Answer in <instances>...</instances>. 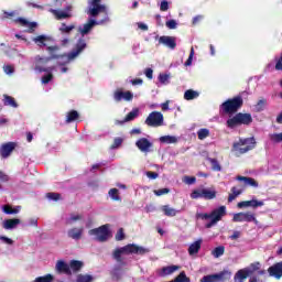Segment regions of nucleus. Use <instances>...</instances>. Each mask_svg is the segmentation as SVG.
Masks as SVG:
<instances>
[{
	"label": "nucleus",
	"instance_id": "nucleus-45",
	"mask_svg": "<svg viewBox=\"0 0 282 282\" xmlns=\"http://www.w3.org/2000/svg\"><path fill=\"white\" fill-rule=\"evenodd\" d=\"M108 195L113 202H120V195H118V188H111L108 192Z\"/></svg>",
	"mask_w": 282,
	"mask_h": 282
},
{
	"label": "nucleus",
	"instance_id": "nucleus-7",
	"mask_svg": "<svg viewBox=\"0 0 282 282\" xmlns=\"http://www.w3.org/2000/svg\"><path fill=\"white\" fill-rule=\"evenodd\" d=\"M191 199H215L217 191L213 188H196L189 195Z\"/></svg>",
	"mask_w": 282,
	"mask_h": 282
},
{
	"label": "nucleus",
	"instance_id": "nucleus-34",
	"mask_svg": "<svg viewBox=\"0 0 282 282\" xmlns=\"http://www.w3.org/2000/svg\"><path fill=\"white\" fill-rule=\"evenodd\" d=\"M69 269H70V274L73 272H79V270L83 268V262L78 261V260H72L68 264Z\"/></svg>",
	"mask_w": 282,
	"mask_h": 282
},
{
	"label": "nucleus",
	"instance_id": "nucleus-6",
	"mask_svg": "<svg viewBox=\"0 0 282 282\" xmlns=\"http://www.w3.org/2000/svg\"><path fill=\"white\" fill-rule=\"evenodd\" d=\"M257 141L254 138L240 139L238 142L234 143L232 151L237 153V155H243V153H248V151H252Z\"/></svg>",
	"mask_w": 282,
	"mask_h": 282
},
{
	"label": "nucleus",
	"instance_id": "nucleus-10",
	"mask_svg": "<svg viewBox=\"0 0 282 282\" xmlns=\"http://www.w3.org/2000/svg\"><path fill=\"white\" fill-rule=\"evenodd\" d=\"M232 273L230 271H221L216 274L205 275L200 279V282H224L230 281Z\"/></svg>",
	"mask_w": 282,
	"mask_h": 282
},
{
	"label": "nucleus",
	"instance_id": "nucleus-40",
	"mask_svg": "<svg viewBox=\"0 0 282 282\" xmlns=\"http://www.w3.org/2000/svg\"><path fill=\"white\" fill-rule=\"evenodd\" d=\"M239 126H241V123L239 122L237 115L227 120V127L229 129H235V127H239Z\"/></svg>",
	"mask_w": 282,
	"mask_h": 282
},
{
	"label": "nucleus",
	"instance_id": "nucleus-4",
	"mask_svg": "<svg viewBox=\"0 0 282 282\" xmlns=\"http://www.w3.org/2000/svg\"><path fill=\"white\" fill-rule=\"evenodd\" d=\"M197 219L208 220L209 223L205 225V228H213V226H217L218 221H221V218L226 217V206H220L214 209L210 214H197Z\"/></svg>",
	"mask_w": 282,
	"mask_h": 282
},
{
	"label": "nucleus",
	"instance_id": "nucleus-27",
	"mask_svg": "<svg viewBox=\"0 0 282 282\" xmlns=\"http://www.w3.org/2000/svg\"><path fill=\"white\" fill-rule=\"evenodd\" d=\"M2 102L4 107H12L13 109H17L19 107V104H17V100L10 95H3Z\"/></svg>",
	"mask_w": 282,
	"mask_h": 282
},
{
	"label": "nucleus",
	"instance_id": "nucleus-58",
	"mask_svg": "<svg viewBox=\"0 0 282 282\" xmlns=\"http://www.w3.org/2000/svg\"><path fill=\"white\" fill-rule=\"evenodd\" d=\"M145 175L148 180H158L160 177V174H158V172H151V171L145 172Z\"/></svg>",
	"mask_w": 282,
	"mask_h": 282
},
{
	"label": "nucleus",
	"instance_id": "nucleus-15",
	"mask_svg": "<svg viewBox=\"0 0 282 282\" xmlns=\"http://www.w3.org/2000/svg\"><path fill=\"white\" fill-rule=\"evenodd\" d=\"M263 200H258L257 198H252L251 200H243L238 203V208H259L263 206Z\"/></svg>",
	"mask_w": 282,
	"mask_h": 282
},
{
	"label": "nucleus",
	"instance_id": "nucleus-51",
	"mask_svg": "<svg viewBox=\"0 0 282 282\" xmlns=\"http://www.w3.org/2000/svg\"><path fill=\"white\" fill-rule=\"evenodd\" d=\"M3 72L7 76H12V74H14V66L7 64L3 66Z\"/></svg>",
	"mask_w": 282,
	"mask_h": 282
},
{
	"label": "nucleus",
	"instance_id": "nucleus-39",
	"mask_svg": "<svg viewBox=\"0 0 282 282\" xmlns=\"http://www.w3.org/2000/svg\"><path fill=\"white\" fill-rule=\"evenodd\" d=\"M224 252H226V248L224 246H219L212 251V254L215 259H219V257H224Z\"/></svg>",
	"mask_w": 282,
	"mask_h": 282
},
{
	"label": "nucleus",
	"instance_id": "nucleus-63",
	"mask_svg": "<svg viewBox=\"0 0 282 282\" xmlns=\"http://www.w3.org/2000/svg\"><path fill=\"white\" fill-rule=\"evenodd\" d=\"M160 10H161L162 12H166V10H169V1L163 0V1L161 2V4H160Z\"/></svg>",
	"mask_w": 282,
	"mask_h": 282
},
{
	"label": "nucleus",
	"instance_id": "nucleus-2",
	"mask_svg": "<svg viewBox=\"0 0 282 282\" xmlns=\"http://www.w3.org/2000/svg\"><path fill=\"white\" fill-rule=\"evenodd\" d=\"M87 47V42L84 39H79L75 50H73L70 53L66 54V55H55L54 52H56L58 50V46H48L47 51L52 54V58H57V63L58 65H62L61 73L62 74H67L68 69L65 65H69V63H74V61H76V58H78V56H80V54H83V51Z\"/></svg>",
	"mask_w": 282,
	"mask_h": 282
},
{
	"label": "nucleus",
	"instance_id": "nucleus-48",
	"mask_svg": "<svg viewBox=\"0 0 282 282\" xmlns=\"http://www.w3.org/2000/svg\"><path fill=\"white\" fill-rule=\"evenodd\" d=\"M193 56H195V48L192 46L189 56H188L187 61L185 62V67H191V65H193Z\"/></svg>",
	"mask_w": 282,
	"mask_h": 282
},
{
	"label": "nucleus",
	"instance_id": "nucleus-21",
	"mask_svg": "<svg viewBox=\"0 0 282 282\" xmlns=\"http://www.w3.org/2000/svg\"><path fill=\"white\" fill-rule=\"evenodd\" d=\"M180 270V265H167L163 267L161 270H159V276H171V274H174V272H177Z\"/></svg>",
	"mask_w": 282,
	"mask_h": 282
},
{
	"label": "nucleus",
	"instance_id": "nucleus-42",
	"mask_svg": "<svg viewBox=\"0 0 282 282\" xmlns=\"http://www.w3.org/2000/svg\"><path fill=\"white\" fill-rule=\"evenodd\" d=\"M241 195V189H238L237 187L231 188V194H229L228 202H235L237 197Z\"/></svg>",
	"mask_w": 282,
	"mask_h": 282
},
{
	"label": "nucleus",
	"instance_id": "nucleus-36",
	"mask_svg": "<svg viewBox=\"0 0 282 282\" xmlns=\"http://www.w3.org/2000/svg\"><path fill=\"white\" fill-rule=\"evenodd\" d=\"M78 118H79L78 111L72 110L66 113V123L69 124L70 122L78 120Z\"/></svg>",
	"mask_w": 282,
	"mask_h": 282
},
{
	"label": "nucleus",
	"instance_id": "nucleus-29",
	"mask_svg": "<svg viewBox=\"0 0 282 282\" xmlns=\"http://www.w3.org/2000/svg\"><path fill=\"white\" fill-rule=\"evenodd\" d=\"M142 152L143 153H153V141L142 138Z\"/></svg>",
	"mask_w": 282,
	"mask_h": 282
},
{
	"label": "nucleus",
	"instance_id": "nucleus-24",
	"mask_svg": "<svg viewBox=\"0 0 282 282\" xmlns=\"http://www.w3.org/2000/svg\"><path fill=\"white\" fill-rule=\"evenodd\" d=\"M202 242H203V240L198 239L189 245V247L187 249L189 257L197 254L199 252V250H202Z\"/></svg>",
	"mask_w": 282,
	"mask_h": 282
},
{
	"label": "nucleus",
	"instance_id": "nucleus-26",
	"mask_svg": "<svg viewBox=\"0 0 282 282\" xmlns=\"http://www.w3.org/2000/svg\"><path fill=\"white\" fill-rule=\"evenodd\" d=\"M237 180L238 182H243L246 186H252L253 188H259V183L252 177L238 176Z\"/></svg>",
	"mask_w": 282,
	"mask_h": 282
},
{
	"label": "nucleus",
	"instance_id": "nucleus-13",
	"mask_svg": "<svg viewBox=\"0 0 282 282\" xmlns=\"http://www.w3.org/2000/svg\"><path fill=\"white\" fill-rule=\"evenodd\" d=\"M113 99L116 102H120L122 100H126V102H131L133 100V93L131 91H122V90H117L113 94Z\"/></svg>",
	"mask_w": 282,
	"mask_h": 282
},
{
	"label": "nucleus",
	"instance_id": "nucleus-54",
	"mask_svg": "<svg viewBox=\"0 0 282 282\" xmlns=\"http://www.w3.org/2000/svg\"><path fill=\"white\" fill-rule=\"evenodd\" d=\"M47 199H51L52 202H58L61 199V194L58 193H48L46 194Z\"/></svg>",
	"mask_w": 282,
	"mask_h": 282
},
{
	"label": "nucleus",
	"instance_id": "nucleus-23",
	"mask_svg": "<svg viewBox=\"0 0 282 282\" xmlns=\"http://www.w3.org/2000/svg\"><path fill=\"white\" fill-rule=\"evenodd\" d=\"M52 41V36L50 35H39L36 37H33V42L39 47H46L47 43Z\"/></svg>",
	"mask_w": 282,
	"mask_h": 282
},
{
	"label": "nucleus",
	"instance_id": "nucleus-28",
	"mask_svg": "<svg viewBox=\"0 0 282 282\" xmlns=\"http://www.w3.org/2000/svg\"><path fill=\"white\" fill-rule=\"evenodd\" d=\"M236 117L238 118V121L240 124H250L252 123V115L251 113H237Z\"/></svg>",
	"mask_w": 282,
	"mask_h": 282
},
{
	"label": "nucleus",
	"instance_id": "nucleus-20",
	"mask_svg": "<svg viewBox=\"0 0 282 282\" xmlns=\"http://www.w3.org/2000/svg\"><path fill=\"white\" fill-rule=\"evenodd\" d=\"M83 232H85V229L83 227H74L68 230L67 235L70 239L78 241L83 239Z\"/></svg>",
	"mask_w": 282,
	"mask_h": 282
},
{
	"label": "nucleus",
	"instance_id": "nucleus-8",
	"mask_svg": "<svg viewBox=\"0 0 282 282\" xmlns=\"http://www.w3.org/2000/svg\"><path fill=\"white\" fill-rule=\"evenodd\" d=\"M88 235L95 237L96 241H107L111 237V230H109V225H102L101 227L90 229Z\"/></svg>",
	"mask_w": 282,
	"mask_h": 282
},
{
	"label": "nucleus",
	"instance_id": "nucleus-12",
	"mask_svg": "<svg viewBox=\"0 0 282 282\" xmlns=\"http://www.w3.org/2000/svg\"><path fill=\"white\" fill-rule=\"evenodd\" d=\"M232 221H236V223L247 221L248 224H250V221H253L256 226H259V220H257V217H254V214L250 212L235 214Z\"/></svg>",
	"mask_w": 282,
	"mask_h": 282
},
{
	"label": "nucleus",
	"instance_id": "nucleus-18",
	"mask_svg": "<svg viewBox=\"0 0 282 282\" xmlns=\"http://www.w3.org/2000/svg\"><path fill=\"white\" fill-rule=\"evenodd\" d=\"M159 43L165 45V47H169L170 50H175V47H177V43L173 36L163 35L159 39Z\"/></svg>",
	"mask_w": 282,
	"mask_h": 282
},
{
	"label": "nucleus",
	"instance_id": "nucleus-56",
	"mask_svg": "<svg viewBox=\"0 0 282 282\" xmlns=\"http://www.w3.org/2000/svg\"><path fill=\"white\" fill-rule=\"evenodd\" d=\"M265 105H267V101L265 99H261L258 101V104L256 105V109L258 111H263V109H265Z\"/></svg>",
	"mask_w": 282,
	"mask_h": 282
},
{
	"label": "nucleus",
	"instance_id": "nucleus-31",
	"mask_svg": "<svg viewBox=\"0 0 282 282\" xmlns=\"http://www.w3.org/2000/svg\"><path fill=\"white\" fill-rule=\"evenodd\" d=\"M178 140L175 135H163L159 139L162 144H177Z\"/></svg>",
	"mask_w": 282,
	"mask_h": 282
},
{
	"label": "nucleus",
	"instance_id": "nucleus-46",
	"mask_svg": "<svg viewBox=\"0 0 282 282\" xmlns=\"http://www.w3.org/2000/svg\"><path fill=\"white\" fill-rule=\"evenodd\" d=\"M93 281H94V276L83 275V274H79L76 280V282H93Z\"/></svg>",
	"mask_w": 282,
	"mask_h": 282
},
{
	"label": "nucleus",
	"instance_id": "nucleus-37",
	"mask_svg": "<svg viewBox=\"0 0 282 282\" xmlns=\"http://www.w3.org/2000/svg\"><path fill=\"white\" fill-rule=\"evenodd\" d=\"M76 29V25L74 24H65V23H62L61 26H59V32L61 34H70L72 33V30H75Z\"/></svg>",
	"mask_w": 282,
	"mask_h": 282
},
{
	"label": "nucleus",
	"instance_id": "nucleus-35",
	"mask_svg": "<svg viewBox=\"0 0 282 282\" xmlns=\"http://www.w3.org/2000/svg\"><path fill=\"white\" fill-rule=\"evenodd\" d=\"M246 272H248L249 276L251 274H254V272L261 270V263L259 262H253L249 267L245 268Z\"/></svg>",
	"mask_w": 282,
	"mask_h": 282
},
{
	"label": "nucleus",
	"instance_id": "nucleus-47",
	"mask_svg": "<svg viewBox=\"0 0 282 282\" xmlns=\"http://www.w3.org/2000/svg\"><path fill=\"white\" fill-rule=\"evenodd\" d=\"M193 56H195V48L192 46L189 56H188L187 61L185 62V67H191V65H193Z\"/></svg>",
	"mask_w": 282,
	"mask_h": 282
},
{
	"label": "nucleus",
	"instance_id": "nucleus-11",
	"mask_svg": "<svg viewBox=\"0 0 282 282\" xmlns=\"http://www.w3.org/2000/svg\"><path fill=\"white\" fill-rule=\"evenodd\" d=\"M145 124H148V127H163L164 115L158 111L151 112L145 119Z\"/></svg>",
	"mask_w": 282,
	"mask_h": 282
},
{
	"label": "nucleus",
	"instance_id": "nucleus-55",
	"mask_svg": "<svg viewBox=\"0 0 282 282\" xmlns=\"http://www.w3.org/2000/svg\"><path fill=\"white\" fill-rule=\"evenodd\" d=\"M169 78H171V76H169L166 74L159 75V80L162 85H169Z\"/></svg>",
	"mask_w": 282,
	"mask_h": 282
},
{
	"label": "nucleus",
	"instance_id": "nucleus-41",
	"mask_svg": "<svg viewBox=\"0 0 282 282\" xmlns=\"http://www.w3.org/2000/svg\"><path fill=\"white\" fill-rule=\"evenodd\" d=\"M18 21L23 25V28H29V30H34V28H36V22H30L23 18L18 19Z\"/></svg>",
	"mask_w": 282,
	"mask_h": 282
},
{
	"label": "nucleus",
	"instance_id": "nucleus-16",
	"mask_svg": "<svg viewBox=\"0 0 282 282\" xmlns=\"http://www.w3.org/2000/svg\"><path fill=\"white\" fill-rule=\"evenodd\" d=\"M50 12H52V14L59 21L72 18V7H67L66 10L51 9Z\"/></svg>",
	"mask_w": 282,
	"mask_h": 282
},
{
	"label": "nucleus",
	"instance_id": "nucleus-57",
	"mask_svg": "<svg viewBox=\"0 0 282 282\" xmlns=\"http://www.w3.org/2000/svg\"><path fill=\"white\" fill-rule=\"evenodd\" d=\"M166 28H169V30H176L177 29V21L175 20H169L165 23Z\"/></svg>",
	"mask_w": 282,
	"mask_h": 282
},
{
	"label": "nucleus",
	"instance_id": "nucleus-22",
	"mask_svg": "<svg viewBox=\"0 0 282 282\" xmlns=\"http://www.w3.org/2000/svg\"><path fill=\"white\" fill-rule=\"evenodd\" d=\"M20 224L21 219L19 218L7 219L2 223V228L4 230H14Z\"/></svg>",
	"mask_w": 282,
	"mask_h": 282
},
{
	"label": "nucleus",
	"instance_id": "nucleus-14",
	"mask_svg": "<svg viewBox=\"0 0 282 282\" xmlns=\"http://www.w3.org/2000/svg\"><path fill=\"white\" fill-rule=\"evenodd\" d=\"M14 149H17V143H14V142L3 143L0 147L1 158H3V159L10 158V155L12 154V151H14Z\"/></svg>",
	"mask_w": 282,
	"mask_h": 282
},
{
	"label": "nucleus",
	"instance_id": "nucleus-50",
	"mask_svg": "<svg viewBox=\"0 0 282 282\" xmlns=\"http://www.w3.org/2000/svg\"><path fill=\"white\" fill-rule=\"evenodd\" d=\"M184 184H187L188 186L195 184L197 182V178L195 176H184L183 177Z\"/></svg>",
	"mask_w": 282,
	"mask_h": 282
},
{
	"label": "nucleus",
	"instance_id": "nucleus-53",
	"mask_svg": "<svg viewBox=\"0 0 282 282\" xmlns=\"http://www.w3.org/2000/svg\"><path fill=\"white\" fill-rule=\"evenodd\" d=\"M209 162L213 171H221V165H219V162L216 159H209Z\"/></svg>",
	"mask_w": 282,
	"mask_h": 282
},
{
	"label": "nucleus",
	"instance_id": "nucleus-32",
	"mask_svg": "<svg viewBox=\"0 0 282 282\" xmlns=\"http://www.w3.org/2000/svg\"><path fill=\"white\" fill-rule=\"evenodd\" d=\"M249 271H246L245 269H240L237 271V273L234 276V282H243L246 281L247 276H250L248 273Z\"/></svg>",
	"mask_w": 282,
	"mask_h": 282
},
{
	"label": "nucleus",
	"instance_id": "nucleus-59",
	"mask_svg": "<svg viewBox=\"0 0 282 282\" xmlns=\"http://www.w3.org/2000/svg\"><path fill=\"white\" fill-rule=\"evenodd\" d=\"M122 142H124V139L116 138L113 144L111 145V149H118V147L122 145Z\"/></svg>",
	"mask_w": 282,
	"mask_h": 282
},
{
	"label": "nucleus",
	"instance_id": "nucleus-9",
	"mask_svg": "<svg viewBox=\"0 0 282 282\" xmlns=\"http://www.w3.org/2000/svg\"><path fill=\"white\" fill-rule=\"evenodd\" d=\"M241 105H243V99L241 97H235L234 99H228L220 107L224 113H235Z\"/></svg>",
	"mask_w": 282,
	"mask_h": 282
},
{
	"label": "nucleus",
	"instance_id": "nucleus-49",
	"mask_svg": "<svg viewBox=\"0 0 282 282\" xmlns=\"http://www.w3.org/2000/svg\"><path fill=\"white\" fill-rule=\"evenodd\" d=\"M271 142H282V132L281 133H273L269 135Z\"/></svg>",
	"mask_w": 282,
	"mask_h": 282
},
{
	"label": "nucleus",
	"instance_id": "nucleus-43",
	"mask_svg": "<svg viewBox=\"0 0 282 282\" xmlns=\"http://www.w3.org/2000/svg\"><path fill=\"white\" fill-rule=\"evenodd\" d=\"M198 140H206L210 135V130L203 128L197 131Z\"/></svg>",
	"mask_w": 282,
	"mask_h": 282
},
{
	"label": "nucleus",
	"instance_id": "nucleus-5",
	"mask_svg": "<svg viewBox=\"0 0 282 282\" xmlns=\"http://www.w3.org/2000/svg\"><path fill=\"white\" fill-rule=\"evenodd\" d=\"M139 252H142V247L137 245H127L124 247L117 248L112 254L113 259L120 263L122 262V257H127L129 254H138Z\"/></svg>",
	"mask_w": 282,
	"mask_h": 282
},
{
	"label": "nucleus",
	"instance_id": "nucleus-1",
	"mask_svg": "<svg viewBox=\"0 0 282 282\" xmlns=\"http://www.w3.org/2000/svg\"><path fill=\"white\" fill-rule=\"evenodd\" d=\"M87 14L93 18L98 17V14H104V19L99 21L89 19L87 23L78 26V32L82 36H87V34L94 30L95 25H102L109 21L107 6L102 4L100 0H88Z\"/></svg>",
	"mask_w": 282,
	"mask_h": 282
},
{
	"label": "nucleus",
	"instance_id": "nucleus-60",
	"mask_svg": "<svg viewBox=\"0 0 282 282\" xmlns=\"http://www.w3.org/2000/svg\"><path fill=\"white\" fill-rule=\"evenodd\" d=\"M116 241L124 240V230L119 229L115 236Z\"/></svg>",
	"mask_w": 282,
	"mask_h": 282
},
{
	"label": "nucleus",
	"instance_id": "nucleus-52",
	"mask_svg": "<svg viewBox=\"0 0 282 282\" xmlns=\"http://www.w3.org/2000/svg\"><path fill=\"white\" fill-rule=\"evenodd\" d=\"M169 193H171V189L169 188L154 189V195H156V197H162V195H169Z\"/></svg>",
	"mask_w": 282,
	"mask_h": 282
},
{
	"label": "nucleus",
	"instance_id": "nucleus-62",
	"mask_svg": "<svg viewBox=\"0 0 282 282\" xmlns=\"http://www.w3.org/2000/svg\"><path fill=\"white\" fill-rule=\"evenodd\" d=\"M82 219L80 215H70V217L66 220V224L72 225L74 221H78Z\"/></svg>",
	"mask_w": 282,
	"mask_h": 282
},
{
	"label": "nucleus",
	"instance_id": "nucleus-17",
	"mask_svg": "<svg viewBox=\"0 0 282 282\" xmlns=\"http://www.w3.org/2000/svg\"><path fill=\"white\" fill-rule=\"evenodd\" d=\"M55 270L59 274H72V269L69 268V264L65 262L64 260H58L55 264Z\"/></svg>",
	"mask_w": 282,
	"mask_h": 282
},
{
	"label": "nucleus",
	"instance_id": "nucleus-33",
	"mask_svg": "<svg viewBox=\"0 0 282 282\" xmlns=\"http://www.w3.org/2000/svg\"><path fill=\"white\" fill-rule=\"evenodd\" d=\"M2 212L6 215H19V213H21V206H15L14 208H12V206L10 205H4L2 206Z\"/></svg>",
	"mask_w": 282,
	"mask_h": 282
},
{
	"label": "nucleus",
	"instance_id": "nucleus-25",
	"mask_svg": "<svg viewBox=\"0 0 282 282\" xmlns=\"http://www.w3.org/2000/svg\"><path fill=\"white\" fill-rule=\"evenodd\" d=\"M139 115L138 109H133L130 111L123 120H116L115 124H124L126 122H131L132 120H135V117Z\"/></svg>",
	"mask_w": 282,
	"mask_h": 282
},
{
	"label": "nucleus",
	"instance_id": "nucleus-44",
	"mask_svg": "<svg viewBox=\"0 0 282 282\" xmlns=\"http://www.w3.org/2000/svg\"><path fill=\"white\" fill-rule=\"evenodd\" d=\"M172 282H191V278L186 276V272L182 271Z\"/></svg>",
	"mask_w": 282,
	"mask_h": 282
},
{
	"label": "nucleus",
	"instance_id": "nucleus-30",
	"mask_svg": "<svg viewBox=\"0 0 282 282\" xmlns=\"http://www.w3.org/2000/svg\"><path fill=\"white\" fill-rule=\"evenodd\" d=\"M161 210H162V213H164V215L166 217H175V215H177V213H180V210L171 207V205H163L161 207Z\"/></svg>",
	"mask_w": 282,
	"mask_h": 282
},
{
	"label": "nucleus",
	"instance_id": "nucleus-19",
	"mask_svg": "<svg viewBox=\"0 0 282 282\" xmlns=\"http://www.w3.org/2000/svg\"><path fill=\"white\" fill-rule=\"evenodd\" d=\"M268 272H269L270 276H273L274 279H281V276H282V261L271 265L268 269Z\"/></svg>",
	"mask_w": 282,
	"mask_h": 282
},
{
	"label": "nucleus",
	"instance_id": "nucleus-38",
	"mask_svg": "<svg viewBox=\"0 0 282 282\" xmlns=\"http://www.w3.org/2000/svg\"><path fill=\"white\" fill-rule=\"evenodd\" d=\"M195 98H199V93L189 89L184 93V99L185 100H195Z\"/></svg>",
	"mask_w": 282,
	"mask_h": 282
},
{
	"label": "nucleus",
	"instance_id": "nucleus-3",
	"mask_svg": "<svg viewBox=\"0 0 282 282\" xmlns=\"http://www.w3.org/2000/svg\"><path fill=\"white\" fill-rule=\"evenodd\" d=\"M50 57H41L35 56L34 57V64H35V72H39L42 74V72H45L47 75L42 77V85H47V83L52 82V78H54V75H52V72H54V66H47V63H50Z\"/></svg>",
	"mask_w": 282,
	"mask_h": 282
},
{
	"label": "nucleus",
	"instance_id": "nucleus-61",
	"mask_svg": "<svg viewBox=\"0 0 282 282\" xmlns=\"http://www.w3.org/2000/svg\"><path fill=\"white\" fill-rule=\"evenodd\" d=\"M0 241L2 243H7V246H12V243H14V240L11 238H8L6 236H0Z\"/></svg>",
	"mask_w": 282,
	"mask_h": 282
},
{
	"label": "nucleus",
	"instance_id": "nucleus-64",
	"mask_svg": "<svg viewBox=\"0 0 282 282\" xmlns=\"http://www.w3.org/2000/svg\"><path fill=\"white\" fill-rule=\"evenodd\" d=\"M144 75L149 78V80H153V68H145Z\"/></svg>",
	"mask_w": 282,
	"mask_h": 282
}]
</instances>
